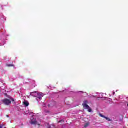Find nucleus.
Instances as JSON below:
<instances>
[{
    "mask_svg": "<svg viewBox=\"0 0 128 128\" xmlns=\"http://www.w3.org/2000/svg\"><path fill=\"white\" fill-rule=\"evenodd\" d=\"M30 96H34V98H37L40 100H42V98L44 96L42 93H38V92H33L30 93Z\"/></svg>",
    "mask_w": 128,
    "mask_h": 128,
    "instance_id": "1",
    "label": "nucleus"
},
{
    "mask_svg": "<svg viewBox=\"0 0 128 128\" xmlns=\"http://www.w3.org/2000/svg\"><path fill=\"white\" fill-rule=\"evenodd\" d=\"M88 102L86 100L82 104V106L84 108H85V110H88V112H92V108H90V106L88 105Z\"/></svg>",
    "mask_w": 128,
    "mask_h": 128,
    "instance_id": "2",
    "label": "nucleus"
},
{
    "mask_svg": "<svg viewBox=\"0 0 128 128\" xmlns=\"http://www.w3.org/2000/svg\"><path fill=\"white\" fill-rule=\"evenodd\" d=\"M3 104H4L6 106H8L12 104V101L8 99H4L2 100Z\"/></svg>",
    "mask_w": 128,
    "mask_h": 128,
    "instance_id": "3",
    "label": "nucleus"
},
{
    "mask_svg": "<svg viewBox=\"0 0 128 128\" xmlns=\"http://www.w3.org/2000/svg\"><path fill=\"white\" fill-rule=\"evenodd\" d=\"M30 124H38V126H40V123L38 122H36L34 119H32Z\"/></svg>",
    "mask_w": 128,
    "mask_h": 128,
    "instance_id": "4",
    "label": "nucleus"
},
{
    "mask_svg": "<svg viewBox=\"0 0 128 128\" xmlns=\"http://www.w3.org/2000/svg\"><path fill=\"white\" fill-rule=\"evenodd\" d=\"M100 116H102V118H106V120H108V122H110V118H108V117H106L103 115L100 114Z\"/></svg>",
    "mask_w": 128,
    "mask_h": 128,
    "instance_id": "5",
    "label": "nucleus"
},
{
    "mask_svg": "<svg viewBox=\"0 0 128 128\" xmlns=\"http://www.w3.org/2000/svg\"><path fill=\"white\" fill-rule=\"evenodd\" d=\"M24 104L26 106H30V104L28 103V101H24Z\"/></svg>",
    "mask_w": 128,
    "mask_h": 128,
    "instance_id": "6",
    "label": "nucleus"
},
{
    "mask_svg": "<svg viewBox=\"0 0 128 128\" xmlns=\"http://www.w3.org/2000/svg\"><path fill=\"white\" fill-rule=\"evenodd\" d=\"M90 126V123H86L84 125V128H88Z\"/></svg>",
    "mask_w": 128,
    "mask_h": 128,
    "instance_id": "7",
    "label": "nucleus"
},
{
    "mask_svg": "<svg viewBox=\"0 0 128 128\" xmlns=\"http://www.w3.org/2000/svg\"><path fill=\"white\" fill-rule=\"evenodd\" d=\"M12 102H14V99H12Z\"/></svg>",
    "mask_w": 128,
    "mask_h": 128,
    "instance_id": "8",
    "label": "nucleus"
},
{
    "mask_svg": "<svg viewBox=\"0 0 128 128\" xmlns=\"http://www.w3.org/2000/svg\"><path fill=\"white\" fill-rule=\"evenodd\" d=\"M8 66H12V65H8Z\"/></svg>",
    "mask_w": 128,
    "mask_h": 128,
    "instance_id": "9",
    "label": "nucleus"
},
{
    "mask_svg": "<svg viewBox=\"0 0 128 128\" xmlns=\"http://www.w3.org/2000/svg\"><path fill=\"white\" fill-rule=\"evenodd\" d=\"M0 128H2V126H0Z\"/></svg>",
    "mask_w": 128,
    "mask_h": 128,
    "instance_id": "10",
    "label": "nucleus"
},
{
    "mask_svg": "<svg viewBox=\"0 0 128 128\" xmlns=\"http://www.w3.org/2000/svg\"><path fill=\"white\" fill-rule=\"evenodd\" d=\"M127 106H128V105H127Z\"/></svg>",
    "mask_w": 128,
    "mask_h": 128,
    "instance_id": "11",
    "label": "nucleus"
}]
</instances>
